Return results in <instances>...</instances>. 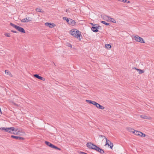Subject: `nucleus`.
I'll list each match as a JSON object with an SVG mask.
<instances>
[{
	"label": "nucleus",
	"mask_w": 154,
	"mask_h": 154,
	"mask_svg": "<svg viewBox=\"0 0 154 154\" xmlns=\"http://www.w3.org/2000/svg\"><path fill=\"white\" fill-rule=\"evenodd\" d=\"M91 145H92L91 143H87L86 144V146L89 149H94L99 152L100 154H102L104 153V151L103 149L97 146L96 145H93L94 147H92Z\"/></svg>",
	"instance_id": "1"
},
{
	"label": "nucleus",
	"mask_w": 154,
	"mask_h": 154,
	"mask_svg": "<svg viewBox=\"0 0 154 154\" xmlns=\"http://www.w3.org/2000/svg\"><path fill=\"white\" fill-rule=\"evenodd\" d=\"M69 33L74 37L80 40V37L81 35V32L79 31L76 29H72L70 30Z\"/></svg>",
	"instance_id": "2"
},
{
	"label": "nucleus",
	"mask_w": 154,
	"mask_h": 154,
	"mask_svg": "<svg viewBox=\"0 0 154 154\" xmlns=\"http://www.w3.org/2000/svg\"><path fill=\"white\" fill-rule=\"evenodd\" d=\"M0 129L2 131H4L7 132L11 134H17L16 133V129L14 127H11L10 128H5L1 127Z\"/></svg>",
	"instance_id": "3"
},
{
	"label": "nucleus",
	"mask_w": 154,
	"mask_h": 154,
	"mask_svg": "<svg viewBox=\"0 0 154 154\" xmlns=\"http://www.w3.org/2000/svg\"><path fill=\"white\" fill-rule=\"evenodd\" d=\"M10 24L12 26L15 28L19 32L22 33H25V31L23 28L19 26H18L17 25H15V24L11 23Z\"/></svg>",
	"instance_id": "4"
},
{
	"label": "nucleus",
	"mask_w": 154,
	"mask_h": 154,
	"mask_svg": "<svg viewBox=\"0 0 154 154\" xmlns=\"http://www.w3.org/2000/svg\"><path fill=\"white\" fill-rule=\"evenodd\" d=\"M133 39L137 42H139L141 43H145L143 39L138 35H136L134 36Z\"/></svg>",
	"instance_id": "5"
},
{
	"label": "nucleus",
	"mask_w": 154,
	"mask_h": 154,
	"mask_svg": "<svg viewBox=\"0 0 154 154\" xmlns=\"http://www.w3.org/2000/svg\"><path fill=\"white\" fill-rule=\"evenodd\" d=\"M99 137H104V138L106 140V145H107L109 146H110V148H111V149H112L113 146V144L112 143H111V142H110V144H109V143L108 142H110V141L109 140H108V139H107V138H106V137L104 136V135H99Z\"/></svg>",
	"instance_id": "6"
},
{
	"label": "nucleus",
	"mask_w": 154,
	"mask_h": 154,
	"mask_svg": "<svg viewBox=\"0 0 154 154\" xmlns=\"http://www.w3.org/2000/svg\"><path fill=\"white\" fill-rule=\"evenodd\" d=\"M68 23L69 24L72 26H74L76 24V23L75 22V20L71 19H69V20L68 22Z\"/></svg>",
	"instance_id": "7"
},
{
	"label": "nucleus",
	"mask_w": 154,
	"mask_h": 154,
	"mask_svg": "<svg viewBox=\"0 0 154 154\" xmlns=\"http://www.w3.org/2000/svg\"><path fill=\"white\" fill-rule=\"evenodd\" d=\"M11 137L12 138L16 139L17 140H23L24 139V138L21 137L19 136H14V135H11Z\"/></svg>",
	"instance_id": "8"
},
{
	"label": "nucleus",
	"mask_w": 154,
	"mask_h": 154,
	"mask_svg": "<svg viewBox=\"0 0 154 154\" xmlns=\"http://www.w3.org/2000/svg\"><path fill=\"white\" fill-rule=\"evenodd\" d=\"M34 76L39 79H40L44 81L45 80V79L44 78L39 76L38 74H34Z\"/></svg>",
	"instance_id": "9"
},
{
	"label": "nucleus",
	"mask_w": 154,
	"mask_h": 154,
	"mask_svg": "<svg viewBox=\"0 0 154 154\" xmlns=\"http://www.w3.org/2000/svg\"><path fill=\"white\" fill-rule=\"evenodd\" d=\"M97 28H98L97 27V26L94 25V26H92L91 27V29L93 32H96L98 31Z\"/></svg>",
	"instance_id": "10"
},
{
	"label": "nucleus",
	"mask_w": 154,
	"mask_h": 154,
	"mask_svg": "<svg viewBox=\"0 0 154 154\" xmlns=\"http://www.w3.org/2000/svg\"><path fill=\"white\" fill-rule=\"evenodd\" d=\"M131 129V131L133 133L137 135H139L140 131H135L134 129L132 128H130Z\"/></svg>",
	"instance_id": "11"
},
{
	"label": "nucleus",
	"mask_w": 154,
	"mask_h": 154,
	"mask_svg": "<svg viewBox=\"0 0 154 154\" xmlns=\"http://www.w3.org/2000/svg\"><path fill=\"white\" fill-rule=\"evenodd\" d=\"M105 17H107L108 18V20H110L111 22H112L114 23H116V20L114 18H112L111 17H109L108 16H107V15H105Z\"/></svg>",
	"instance_id": "12"
},
{
	"label": "nucleus",
	"mask_w": 154,
	"mask_h": 154,
	"mask_svg": "<svg viewBox=\"0 0 154 154\" xmlns=\"http://www.w3.org/2000/svg\"><path fill=\"white\" fill-rule=\"evenodd\" d=\"M95 106L97 108H99L100 109H103L105 108L103 106H101V105H100V104L97 103V104H96Z\"/></svg>",
	"instance_id": "13"
},
{
	"label": "nucleus",
	"mask_w": 154,
	"mask_h": 154,
	"mask_svg": "<svg viewBox=\"0 0 154 154\" xmlns=\"http://www.w3.org/2000/svg\"><path fill=\"white\" fill-rule=\"evenodd\" d=\"M45 26H48L49 27L51 28H52L54 26L52 24L48 23H45Z\"/></svg>",
	"instance_id": "14"
},
{
	"label": "nucleus",
	"mask_w": 154,
	"mask_h": 154,
	"mask_svg": "<svg viewBox=\"0 0 154 154\" xmlns=\"http://www.w3.org/2000/svg\"><path fill=\"white\" fill-rule=\"evenodd\" d=\"M134 69L138 72L140 74H142L144 72V71L141 69H137L135 67H134Z\"/></svg>",
	"instance_id": "15"
},
{
	"label": "nucleus",
	"mask_w": 154,
	"mask_h": 154,
	"mask_svg": "<svg viewBox=\"0 0 154 154\" xmlns=\"http://www.w3.org/2000/svg\"><path fill=\"white\" fill-rule=\"evenodd\" d=\"M45 144L48 146L51 147V146L50 145H52V144L50 143V142L47 141H45Z\"/></svg>",
	"instance_id": "16"
},
{
	"label": "nucleus",
	"mask_w": 154,
	"mask_h": 154,
	"mask_svg": "<svg viewBox=\"0 0 154 154\" xmlns=\"http://www.w3.org/2000/svg\"><path fill=\"white\" fill-rule=\"evenodd\" d=\"M5 74L9 75L11 77L12 76V74L10 72H9L8 70H5Z\"/></svg>",
	"instance_id": "17"
},
{
	"label": "nucleus",
	"mask_w": 154,
	"mask_h": 154,
	"mask_svg": "<svg viewBox=\"0 0 154 154\" xmlns=\"http://www.w3.org/2000/svg\"><path fill=\"white\" fill-rule=\"evenodd\" d=\"M105 47L107 49H109L111 48V46L109 44L105 45Z\"/></svg>",
	"instance_id": "18"
},
{
	"label": "nucleus",
	"mask_w": 154,
	"mask_h": 154,
	"mask_svg": "<svg viewBox=\"0 0 154 154\" xmlns=\"http://www.w3.org/2000/svg\"><path fill=\"white\" fill-rule=\"evenodd\" d=\"M27 20V19L26 18H25L22 19V20H21V21L23 23L28 22Z\"/></svg>",
	"instance_id": "19"
},
{
	"label": "nucleus",
	"mask_w": 154,
	"mask_h": 154,
	"mask_svg": "<svg viewBox=\"0 0 154 154\" xmlns=\"http://www.w3.org/2000/svg\"><path fill=\"white\" fill-rule=\"evenodd\" d=\"M101 23H102L104 24L105 25H107V26H110V24L109 23H106L105 22V21H101Z\"/></svg>",
	"instance_id": "20"
},
{
	"label": "nucleus",
	"mask_w": 154,
	"mask_h": 154,
	"mask_svg": "<svg viewBox=\"0 0 154 154\" xmlns=\"http://www.w3.org/2000/svg\"><path fill=\"white\" fill-rule=\"evenodd\" d=\"M139 136L142 137H145L146 135L145 134L141 132H140V134Z\"/></svg>",
	"instance_id": "21"
},
{
	"label": "nucleus",
	"mask_w": 154,
	"mask_h": 154,
	"mask_svg": "<svg viewBox=\"0 0 154 154\" xmlns=\"http://www.w3.org/2000/svg\"><path fill=\"white\" fill-rule=\"evenodd\" d=\"M27 19V22H29V21H31L32 20V18L31 17H26Z\"/></svg>",
	"instance_id": "22"
},
{
	"label": "nucleus",
	"mask_w": 154,
	"mask_h": 154,
	"mask_svg": "<svg viewBox=\"0 0 154 154\" xmlns=\"http://www.w3.org/2000/svg\"><path fill=\"white\" fill-rule=\"evenodd\" d=\"M140 117L143 119H147L148 117L147 116L144 115H141L140 116Z\"/></svg>",
	"instance_id": "23"
},
{
	"label": "nucleus",
	"mask_w": 154,
	"mask_h": 154,
	"mask_svg": "<svg viewBox=\"0 0 154 154\" xmlns=\"http://www.w3.org/2000/svg\"><path fill=\"white\" fill-rule=\"evenodd\" d=\"M36 11L38 12H43V11H41L40 8H37L36 9Z\"/></svg>",
	"instance_id": "24"
},
{
	"label": "nucleus",
	"mask_w": 154,
	"mask_h": 154,
	"mask_svg": "<svg viewBox=\"0 0 154 154\" xmlns=\"http://www.w3.org/2000/svg\"><path fill=\"white\" fill-rule=\"evenodd\" d=\"M5 35L8 37H10L11 36L10 34L9 33H5Z\"/></svg>",
	"instance_id": "25"
},
{
	"label": "nucleus",
	"mask_w": 154,
	"mask_h": 154,
	"mask_svg": "<svg viewBox=\"0 0 154 154\" xmlns=\"http://www.w3.org/2000/svg\"><path fill=\"white\" fill-rule=\"evenodd\" d=\"M63 18L64 20H65L67 22V23H68V22L69 20V19L65 17H63Z\"/></svg>",
	"instance_id": "26"
},
{
	"label": "nucleus",
	"mask_w": 154,
	"mask_h": 154,
	"mask_svg": "<svg viewBox=\"0 0 154 154\" xmlns=\"http://www.w3.org/2000/svg\"><path fill=\"white\" fill-rule=\"evenodd\" d=\"M51 145V148L56 149L57 148V146H54V145H53V144H52V145Z\"/></svg>",
	"instance_id": "27"
},
{
	"label": "nucleus",
	"mask_w": 154,
	"mask_h": 154,
	"mask_svg": "<svg viewBox=\"0 0 154 154\" xmlns=\"http://www.w3.org/2000/svg\"><path fill=\"white\" fill-rule=\"evenodd\" d=\"M86 101L87 102H88L89 103H91V104H92V102H93V101H91V100H86Z\"/></svg>",
	"instance_id": "28"
},
{
	"label": "nucleus",
	"mask_w": 154,
	"mask_h": 154,
	"mask_svg": "<svg viewBox=\"0 0 154 154\" xmlns=\"http://www.w3.org/2000/svg\"><path fill=\"white\" fill-rule=\"evenodd\" d=\"M92 104H93L95 106L96 105V104H97V103L95 101H93Z\"/></svg>",
	"instance_id": "29"
},
{
	"label": "nucleus",
	"mask_w": 154,
	"mask_h": 154,
	"mask_svg": "<svg viewBox=\"0 0 154 154\" xmlns=\"http://www.w3.org/2000/svg\"><path fill=\"white\" fill-rule=\"evenodd\" d=\"M11 32H14V33H18V32H17V31H14V30H12L11 31Z\"/></svg>",
	"instance_id": "30"
},
{
	"label": "nucleus",
	"mask_w": 154,
	"mask_h": 154,
	"mask_svg": "<svg viewBox=\"0 0 154 154\" xmlns=\"http://www.w3.org/2000/svg\"><path fill=\"white\" fill-rule=\"evenodd\" d=\"M67 46H68V47H70V48L72 47V45H71V44H70L68 43V45H67Z\"/></svg>",
	"instance_id": "31"
},
{
	"label": "nucleus",
	"mask_w": 154,
	"mask_h": 154,
	"mask_svg": "<svg viewBox=\"0 0 154 154\" xmlns=\"http://www.w3.org/2000/svg\"><path fill=\"white\" fill-rule=\"evenodd\" d=\"M121 2H124V3H126L127 2V1L126 0H121Z\"/></svg>",
	"instance_id": "32"
},
{
	"label": "nucleus",
	"mask_w": 154,
	"mask_h": 154,
	"mask_svg": "<svg viewBox=\"0 0 154 154\" xmlns=\"http://www.w3.org/2000/svg\"><path fill=\"white\" fill-rule=\"evenodd\" d=\"M97 27L98 28H97V29H100V28H101V26H100L99 25H98L97 26Z\"/></svg>",
	"instance_id": "33"
},
{
	"label": "nucleus",
	"mask_w": 154,
	"mask_h": 154,
	"mask_svg": "<svg viewBox=\"0 0 154 154\" xmlns=\"http://www.w3.org/2000/svg\"><path fill=\"white\" fill-rule=\"evenodd\" d=\"M56 149H57V150H61V149L59 148H58L57 147V148Z\"/></svg>",
	"instance_id": "34"
},
{
	"label": "nucleus",
	"mask_w": 154,
	"mask_h": 154,
	"mask_svg": "<svg viewBox=\"0 0 154 154\" xmlns=\"http://www.w3.org/2000/svg\"><path fill=\"white\" fill-rule=\"evenodd\" d=\"M92 145H91V146L92 147H94V146H93V145H95L94 144L92 143Z\"/></svg>",
	"instance_id": "35"
},
{
	"label": "nucleus",
	"mask_w": 154,
	"mask_h": 154,
	"mask_svg": "<svg viewBox=\"0 0 154 154\" xmlns=\"http://www.w3.org/2000/svg\"><path fill=\"white\" fill-rule=\"evenodd\" d=\"M66 12H69V10H68V9H66Z\"/></svg>",
	"instance_id": "36"
},
{
	"label": "nucleus",
	"mask_w": 154,
	"mask_h": 154,
	"mask_svg": "<svg viewBox=\"0 0 154 154\" xmlns=\"http://www.w3.org/2000/svg\"><path fill=\"white\" fill-rule=\"evenodd\" d=\"M127 3H130V2L129 1H128L127 2H126Z\"/></svg>",
	"instance_id": "37"
},
{
	"label": "nucleus",
	"mask_w": 154,
	"mask_h": 154,
	"mask_svg": "<svg viewBox=\"0 0 154 154\" xmlns=\"http://www.w3.org/2000/svg\"><path fill=\"white\" fill-rule=\"evenodd\" d=\"M91 25H93V26H94V24H93V23H91Z\"/></svg>",
	"instance_id": "38"
},
{
	"label": "nucleus",
	"mask_w": 154,
	"mask_h": 154,
	"mask_svg": "<svg viewBox=\"0 0 154 154\" xmlns=\"http://www.w3.org/2000/svg\"><path fill=\"white\" fill-rule=\"evenodd\" d=\"M108 142L109 143V144H110V142H111L110 141V142Z\"/></svg>",
	"instance_id": "39"
},
{
	"label": "nucleus",
	"mask_w": 154,
	"mask_h": 154,
	"mask_svg": "<svg viewBox=\"0 0 154 154\" xmlns=\"http://www.w3.org/2000/svg\"><path fill=\"white\" fill-rule=\"evenodd\" d=\"M118 1H121V0H118Z\"/></svg>",
	"instance_id": "40"
}]
</instances>
